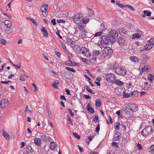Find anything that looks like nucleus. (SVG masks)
Masks as SVG:
<instances>
[{
	"instance_id": "obj_1",
	"label": "nucleus",
	"mask_w": 154,
	"mask_h": 154,
	"mask_svg": "<svg viewBox=\"0 0 154 154\" xmlns=\"http://www.w3.org/2000/svg\"><path fill=\"white\" fill-rule=\"evenodd\" d=\"M152 132V128L149 126H146L141 131L142 135L144 137H146L150 135Z\"/></svg>"
},
{
	"instance_id": "obj_2",
	"label": "nucleus",
	"mask_w": 154,
	"mask_h": 154,
	"mask_svg": "<svg viewBox=\"0 0 154 154\" xmlns=\"http://www.w3.org/2000/svg\"><path fill=\"white\" fill-rule=\"evenodd\" d=\"M109 34V35L112 39L111 42H114L116 41V37L118 36V32L114 29H110L108 30Z\"/></svg>"
},
{
	"instance_id": "obj_3",
	"label": "nucleus",
	"mask_w": 154,
	"mask_h": 154,
	"mask_svg": "<svg viewBox=\"0 0 154 154\" xmlns=\"http://www.w3.org/2000/svg\"><path fill=\"white\" fill-rule=\"evenodd\" d=\"M83 17V14L81 13H77L74 15L72 19L75 22L79 23L81 22Z\"/></svg>"
},
{
	"instance_id": "obj_4",
	"label": "nucleus",
	"mask_w": 154,
	"mask_h": 154,
	"mask_svg": "<svg viewBox=\"0 0 154 154\" xmlns=\"http://www.w3.org/2000/svg\"><path fill=\"white\" fill-rule=\"evenodd\" d=\"M115 72L119 75H124L126 73L125 69L122 67H118L115 69Z\"/></svg>"
},
{
	"instance_id": "obj_5",
	"label": "nucleus",
	"mask_w": 154,
	"mask_h": 154,
	"mask_svg": "<svg viewBox=\"0 0 154 154\" xmlns=\"http://www.w3.org/2000/svg\"><path fill=\"white\" fill-rule=\"evenodd\" d=\"M106 78L108 82L113 83L116 77L115 75L113 74L109 73L106 75Z\"/></svg>"
},
{
	"instance_id": "obj_6",
	"label": "nucleus",
	"mask_w": 154,
	"mask_h": 154,
	"mask_svg": "<svg viewBox=\"0 0 154 154\" xmlns=\"http://www.w3.org/2000/svg\"><path fill=\"white\" fill-rule=\"evenodd\" d=\"M102 41L103 42V43H104L105 44H107L109 42H110L111 43H113L111 42L112 39L110 36L108 35H103L101 36Z\"/></svg>"
},
{
	"instance_id": "obj_7",
	"label": "nucleus",
	"mask_w": 154,
	"mask_h": 154,
	"mask_svg": "<svg viewBox=\"0 0 154 154\" xmlns=\"http://www.w3.org/2000/svg\"><path fill=\"white\" fill-rule=\"evenodd\" d=\"M9 101L7 99H4L0 103V107L2 109H4L6 107L8 106L9 105Z\"/></svg>"
},
{
	"instance_id": "obj_8",
	"label": "nucleus",
	"mask_w": 154,
	"mask_h": 154,
	"mask_svg": "<svg viewBox=\"0 0 154 154\" xmlns=\"http://www.w3.org/2000/svg\"><path fill=\"white\" fill-rule=\"evenodd\" d=\"M48 5H44L41 8V10L42 12V15L44 17L46 16L48 14Z\"/></svg>"
},
{
	"instance_id": "obj_9",
	"label": "nucleus",
	"mask_w": 154,
	"mask_h": 154,
	"mask_svg": "<svg viewBox=\"0 0 154 154\" xmlns=\"http://www.w3.org/2000/svg\"><path fill=\"white\" fill-rule=\"evenodd\" d=\"M83 49L82 50V54L84 56L86 57H89L91 56V54L89 51V49L85 47H82Z\"/></svg>"
},
{
	"instance_id": "obj_10",
	"label": "nucleus",
	"mask_w": 154,
	"mask_h": 154,
	"mask_svg": "<svg viewBox=\"0 0 154 154\" xmlns=\"http://www.w3.org/2000/svg\"><path fill=\"white\" fill-rule=\"evenodd\" d=\"M104 51L108 56H110L112 52V50L109 47H106L104 48Z\"/></svg>"
},
{
	"instance_id": "obj_11",
	"label": "nucleus",
	"mask_w": 154,
	"mask_h": 154,
	"mask_svg": "<svg viewBox=\"0 0 154 154\" xmlns=\"http://www.w3.org/2000/svg\"><path fill=\"white\" fill-rule=\"evenodd\" d=\"M73 49L75 51V52L76 53H80L81 51L83 49L82 47L81 48L78 45H74L73 47Z\"/></svg>"
},
{
	"instance_id": "obj_12",
	"label": "nucleus",
	"mask_w": 154,
	"mask_h": 154,
	"mask_svg": "<svg viewBox=\"0 0 154 154\" xmlns=\"http://www.w3.org/2000/svg\"><path fill=\"white\" fill-rule=\"evenodd\" d=\"M41 138L43 141L46 142L49 141L51 139V138L49 136L47 135H42Z\"/></svg>"
},
{
	"instance_id": "obj_13",
	"label": "nucleus",
	"mask_w": 154,
	"mask_h": 154,
	"mask_svg": "<svg viewBox=\"0 0 154 154\" xmlns=\"http://www.w3.org/2000/svg\"><path fill=\"white\" fill-rule=\"evenodd\" d=\"M121 135L119 133L117 132L113 138V140L115 141L119 140L121 139Z\"/></svg>"
},
{
	"instance_id": "obj_14",
	"label": "nucleus",
	"mask_w": 154,
	"mask_h": 154,
	"mask_svg": "<svg viewBox=\"0 0 154 154\" xmlns=\"http://www.w3.org/2000/svg\"><path fill=\"white\" fill-rule=\"evenodd\" d=\"M123 89L120 88H116L115 90V92L116 94L118 95H122Z\"/></svg>"
},
{
	"instance_id": "obj_15",
	"label": "nucleus",
	"mask_w": 154,
	"mask_h": 154,
	"mask_svg": "<svg viewBox=\"0 0 154 154\" xmlns=\"http://www.w3.org/2000/svg\"><path fill=\"white\" fill-rule=\"evenodd\" d=\"M117 42L120 45L122 46L124 44L125 40L123 38L120 37L118 38L117 40Z\"/></svg>"
},
{
	"instance_id": "obj_16",
	"label": "nucleus",
	"mask_w": 154,
	"mask_h": 154,
	"mask_svg": "<svg viewBox=\"0 0 154 154\" xmlns=\"http://www.w3.org/2000/svg\"><path fill=\"white\" fill-rule=\"evenodd\" d=\"M126 86L128 89L131 88L133 86V83H132V80L131 79L129 80L126 83Z\"/></svg>"
},
{
	"instance_id": "obj_17",
	"label": "nucleus",
	"mask_w": 154,
	"mask_h": 154,
	"mask_svg": "<svg viewBox=\"0 0 154 154\" xmlns=\"http://www.w3.org/2000/svg\"><path fill=\"white\" fill-rule=\"evenodd\" d=\"M131 110L132 112H136L138 109V106L136 104H130Z\"/></svg>"
},
{
	"instance_id": "obj_18",
	"label": "nucleus",
	"mask_w": 154,
	"mask_h": 154,
	"mask_svg": "<svg viewBox=\"0 0 154 154\" xmlns=\"http://www.w3.org/2000/svg\"><path fill=\"white\" fill-rule=\"evenodd\" d=\"M34 143L37 146H39L40 145L42 142V141L41 139L39 138H35L34 139Z\"/></svg>"
},
{
	"instance_id": "obj_19",
	"label": "nucleus",
	"mask_w": 154,
	"mask_h": 154,
	"mask_svg": "<svg viewBox=\"0 0 154 154\" xmlns=\"http://www.w3.org/2000/svg\"><path fill=\"white\" fill-rule=\"evenodd\" d=\"M144 15H142V17L143 18H145L146 16H147L149 17L151 15V13L148 10H144L143 11Z\"/></svg>"
},
{
	"instance_id": "obj_20",
	"label": "nucleus",
	"mask_w": 154,
	"mask_h": 154,
	"mask_svg": "<svg viewBox=\"0 0 154 154\" xmlns=\"http://www.w3.org/2000/svg\"><path fill=\"white\" fill-rule=\"evenodd\" d=\"M25 77L28 78V76L24 73L21 74L19 77L20 80L23 82L25 81Z\"/></svg>"
},
{
	"instance_id": "obj_21",
	"label": "nucleus",
	"mask_w": 154,
	"mask_h": 154,
	"mask_svg": "<svg viewBox=\"0 0 154 154\" xmlns=\"http://www.w3.org/2000/svg\"><path fill=\"white\" fill-rule=\"evenodd\" d=\"M113 83L119 86H121L124 84V83L122 81L116 79L114 81Z\"/></svg>"
},
{
	"instance_id": "obj_22",
	"label": "nucleus",
	"mask_w": 154,
	"mask_h": 154,
	"mask_svg": "<svg viewBox=\"0 0 154 154\" xmlns=\"http://www.w3.org/2000/svg\"><path fill=\"white\" fill-rule=\"evenodd\" d=\"M140 93V92L137 91H134L131 92V97H136L137 96V95L139 94Z\"/></svg>"
},
{
	"instance_id": "obj_23",
	"label": "nucleus",
	"mask_w": 154,
	"mask_h": 154,
	"mask_svg": "<svg viewBox=\"0 0 154 154\" xmlns=\"http://www.w3.org/2000/svg\"><path fill=\"white\" fill-rule=\"evenodd\" d=\"M144 50H150L153 47L152 44L150 43L146 44L144 46Z\"/></svg>"
},
{
	"instance_id": "obj_24",
	"label": "nucleus",
	"mask_w": 154,
	"mask_h": 154,
	"mask_svg": "<svg viewBox=\"0 0 154 154\" xmlns=\"http://www.w3.org/2000/svg\"><path fill=\"white\" fill-rule=\"evenodd\" d=\"M4 23L5 25L7 28H11L12 25V22L8 20H5L4 22Z\"/></svg>"
},
{
	"instance_id": "obj_25",
	"label": "nucleus",
	"mask_w": 154,
	"mask_h": 154,
	"mask_svg": "<svg viewBox=\"0 0 154 154\" xmlns=\"http://www.w3.org/2000/svg\"><path fill=\"white\" fill-rule=\"evenodd\" d=\"M147 79L150 82L152 83L154 79V75L152 74H149L148 75Z\"/></svg>"
},
{
	"instance_id": "obj_26",
	"label": "nucleus",
	"mask_w": 154,
	"mask_h": 154,
	"mask_svg": "<svg viewBox=\"0 0 154 154\" xmlns=\"http://www.w3.org/2000/svg\"><path fill=\"white\" fill-rule=\"evenodd\" d=\"M41 31L42 32H43L44 36L46 37H48V34L47 31L45 27H42Z\"/></svg>"
},
{
	"instance_id": "obj_27",
	"label": "nucleus",
	"mask_w": 154,
	"mask_h": 154,
	"mask_svg": "<svg viewBox=\"0 0 154 154\" xmlns=\"http://www.w3.org/2000/svg\"><path fill=\"white\" fill-rule=\"evenodd\" d=\"M129 59L132 62H138V59L137 57H136L134 56H131L129 57Z\"/></svg>"
},
{
	"instance_id": "obj_28",
	"label": "nucleus",
	"mask_w": 154,
	"mask_h": 154,
	"mask_svg": "<svg viewBox=\"0 0 154 154\" xmlns=\"http://www.w3.org/2000/svg\"><path fill=\"white\" fill-rule=\"evenodd\" d=\"M56 146V144L54 142L51 141L50 143V149L51 150H54L55 149Z\"/></svg>"
},
{
	"instance_id": "obj_29",
	"label": "nucleus",
	"mask_w": 154,
	"mask_h": 154,
	"mask_svg": "<svg viewBox=\"0 0 154 154\" xmlns=\"http://www.w3.org/2000/svg\"><path fill=\"white\" fill-rule=\"evenodd\" d=\"M87 110L89 112L91 113H93L94 112V109L91 107L89 103L88 104L87 106Z\"/></svg>"
},
{
	"instance_id": "obj_30",
	"label": "nucleus",
	"mask_w": 154,
	"mask_h": 154,
	"mask_svg": "<svg viewBox=\"0 0 154 154\" xmlns=\"http://www.w3.org/2000/svg\"><path fill=\"white\" fill-rule=\"evenodd\" d=\"M2 135L4 137H5L6 139H8L9 138L10 136L6 131L4 130L2 131Z\"/></svg>"
},
{
	"instance_id": "obj_31",
	"label": "nucleus",
	"mask_w": 154,
	"mask_h": 154,
	"mask_svg": "<svg viewBox=\"0 0 154 154\" xmlns=\"http://www.w3.org/2000/svg\"><path fill=\"white\" fill-rule=\"evenodd\" d=\"M26 151L27 153H32L33 150L31 146H28L26 148Z\"/></svg>"
},
{
	"instance_id": "obj_32",
	"label": "nucleus",
	"mask_w": 154,
	"mask_h": 154,
	"mask_svg": "<svg viewBox=\"0 0 154 154\" xmlns=\"http://www.w3.org/2000/svg\"><path fill=\"white\" fill-rule=\"evenodd\" d=\"M123 97L124 98H127L131 97L130 93H126L125 91L123 92Z\"/></svg>"
},
{
	"instance_id": "obj_33",
	"label": "nucleus",
	"mask_w": 154,
	"mask_h": 154,
	"mask_svg": "<svg viewBox=\"0 0 154 154\" xmlns=\"http://www.w3.org/2000/svg\"><path fill=\"white\" fill-rule=\"evenodd\" d=\"M101 105V102L100 99H97L95 101V105L96 106L100 107Z\"/></svg>"
},
{
	"instance_id": "obj_34",
	"label": "nucleus",
	"mask_w": 154,
	"mask_h": 154,
	"mask_svg": "<svg viewBox=\"0 0 154 154\" xmlns=\"http://www.w3.org/2000/svg\"><path fill=\"white\" fill-rule=\"evenodd\" d=\"M87 9L89 16H91L94 15V11L92 9L89 8H87Z\"/></svg>"
},
{
	"instance_id": "obj_35",
	"label": "nucleus",
	"mask_w": 154,
	"mask_h": 154,
	"mask_svg": "<svg viewBox=\"0 0 154 154\" xmlns=\"http://www.w3.org/2000/svg\"><path fill=\"white\" fill-rule=\"evenodd\" d=\"M68 57L69 59V60H67L65 61V64L66 65L71 66H72V62L70 59L69 57Z\"/></svg>"
},
{
	"instance_id": "obj_36",
	"label": "nucleus",
	"mask_w": 154,
	"mask_h": 154,
	"mask_svg": "<svg viewBox=\"0 0 154 154\" xmlns=\"http://www.w3.org/2000/svg\"><path fill=\"white\" fill-rule=\"evenodd\" d=\"M101 28L100 29V30L103 32V31H105L106 29V27L105 26L104 23H102L101 24Z\"/></svg>"
},
{
	"instance_id": "obj_37",
	"label": "nucleus",
	"mask_w": 154,
	"mask_h": 154,
	"mask_svg": "<svg viewBox=\"0 0 154 154\" xmlns=\"http://www.w3.org/2000/svg\"><path fill=\"white\" fill-rule=\"evenodd\" d=\"M150 67L148 65H146L144 67H143L142 69V72L144 71H147L149 69Z\"/></svg>"
},
{
	"instance_id": "obj_38",
	"label": "nucleus",
	"mask_w": 154,
	"mask_h": 154,
	"mask_svg": "<svg viewBox=\"0 0 154 154\" xmlns=\"http://www.w3.org/2000/svg\"><path fill=\"white\" fill-rule=\"evenodd\" d=\"M66 42L69 45H73V43L74 42L73 41H72L71 39L69 38L67 39Z\"/></svg>"
},
{
	"instance_id": "obj_39",
	"label": "nucleus",
	"mask_w": 154,
	"mask_h": 154,
	"mask_svg": "<svg viewBox=\"0 0 154 154\" xmlns=\"http://www.w3.org/2000/svg\"><path fill=\"white\" fill-rule=\"evenodd\" d=\"M93 52L95 57L97 56L100 53V52L99 51H97L96 50H93Z\"/></svg>"
},
{
	"instance_id": "obj_40",
	"label": "nucleus",
	"mask_w": 154,
	"mask_h": 154,
	"mask_svg": "<svg viewBox=\"0 0 154 154\" xmlns=\"http://www.w3.org/2000/svg\"><path fill=\"white\" fill-rule=\"evenodd\" d=\"M120 125V124L119 122H117L116 123L115 126V130L117 131L119 129V126Z\"/></svg>"
},
{
	"instance_id": "obj_41",
	"label": "nucleus",
	"mask_w": 154,
	"mask_h": 154,
	"mask_svg": "<svg viewBox=\"0 0 154 154\" xmlns=\"http://www.w3.org/2000/svg\"><path fill=\"white\" fill-rule=\"evenodd\" d=\"M89 21V19L86 17H84L82 20V21L83 23L85 24L86 23Z\"/></svg>"
},
{
	"instance_id": "obj_42",
	"label": "nucleus",
	"mask_w": 154,
	"mask_h": 154,
	"mask_svg": "<svg viewBox=\"0 0 154 154\" xmlns=\"http://www.w3.org/2000/svg\"><path fill=\"white\" fill-rule=\"evenodd\" d=\"M150 153H154V145H152L150 147V150L149 151Z\"/></svg>"
},
{
	"instance_id": "obj_43",
	"label": "nucleus",
	"mask_w": 154,
	"mask_h": 154,
	"mask_svg": "<svg viewBox=\"0 0 154 154\" xmlns=\"http://www.w3.org/2000/svg\"><path fill=\"white\" fill-rule=\"evenodd\" d=\"M143 59L144 60H148L150 59V57L147 55L145 54L143 55L142 56Z\"/></svg>"
},
{
	"instance_id": "obj_44",
	"label": "nucleus",
	"mask_w": 154,
	"mask_h": 154,
	"mask_svg": "<svg viewBox=\"0 0 154 154\" xmlns=\"http://www.w3.org/2000/svg\"><path fill=\"white\" fill-rule=\"evenodd\" d=\"M86 32L84 29L80 30V33L82 36H86Z\"/></svg>"
},
{
	"instance_id": "obj_45",
	"label": "nucleus",
	"mask_w": 154,
	"mask_h": 154,
	"mask_svg": "<svg viewBox=\"0 0 154 154\" xmlns=\"http://www.w3.org/2000/svg\"><path fill=\"white\" fill-rule=\"evenodd\" d=\"M86 89L89 93L92 94H94V92L92 91V90L88 86H87L86 87Z\"/></svg>"
},
{
	"instance_id": "obj_46",
	"label": "nucleus",
	"mask_w": 154,
	"mask_h": 154,
	"mask_svg": "<svg viewBox=\"0 0 154 154\" xmlns=\"http://www.w3.org/2000/svg\"><path fill=\"white\" fill-rule=\"evenodd\" d=\"M66 69L67 70H68L72 72H76V70H74L73 68H72L70 67H66Z\"/></svg>"
},
{
	"instance_id": "obj_47",
	"label": "nucleus",
	"mask_w": 154,
	"mask_h": 154,
	"mask_svg": "<svg viewBox=\"0 0 154 154\" xmlns=\"http://www.w3.org/2000/svg\"><path fill=\"white\" fill-rule=\"evenodd\" d=\"M58 84V83H57V82H55L54 83L52 84V86H53L54 88L56 89H57L58 88V87L57 86Z\"/></svg>"
},
{
	"instance_id": "obj_48",
	"label": "nucleus",
	"mask_w": 154,
	"mask_h": 154,
	"mask_svg": "<svg viewBox=\"0 0 154 154\" xmlns=\"http://www.w3.org/2000/svg\"><path fill=\"white\" fill-rule=\"evenodd\" d=\"M47 113H48V115L50 119L51 118V111L48 108H47Z\"/></svg>"
},
{
	"instance_id": "obj_49",
	"label": "nucleus",
	"mask_w": 154,
	"mask_h": 154,
	"mask_svg": "<svg viewBox=\"0 0 154 154\" xmlns=\"http://www.w3.org/2000/svg\"><path fill=\"white\" fill-rule=\"evenodd\" d=\"M101 40L100 43L99 42L98 43V45L100 48H102L104 46V45L105 44Z\"/></svg>"
},
{
	"instance_id": "obj_50",
	"label": "nucleus",
	"mask_w": 154,
	"mask_h": 154,
	"mask_svg": "<svg viewBox=\"0 0 154 154\" xmlns=\"http://www.w3.org/2000/svg\"><path fill=\"white\" fill-rule=\"evenodd\" d=\"M140 37L139 35L137 33L134 34L132 35V38H140Z\"/></svg>"
},
{
	"instance_id": "obj_51",
	"label": "nucleus",
	"mask_w": 154,
	"mask_h": 154,
	"mask_svg": "<svg viewBox=\"0 0 154 154\" xmlns=\"http://www.w3.org/2000/svg\"><path fill=\"white\" fill-rule=\"evenodd\" d=\"M98 120V116L97 115H95V117L93 118V122H97Z\"/></svg>"
},
{
	"instance_id": "obj_52",
	"label": "nucleus",
	"mask_w": 154,
	"mask_h": 154,
	"mask_svg": "<svg viewBox=\"0 0 154 154\" xmlns=\"http://www.w3.org/2000/svg\"><path fill=\"white\" fill-rule=\"evenodd\" d=\"M148 42L151 44H152L153 46L154 45V38H151L149 41Z\"/></svg>"
},
{
	"instance_id": "obj_53",
	"label": "nucleus",
	"mask_w": 154,
	"mask_h": 154,
	"mask_svg": "<svg viewBox=\"0 0 154 154\" xmlns=\"http://www.w3.org/2000/svg\"><path fill=\"white\" fill-rule=\"evenodd\" d=\"M136 31L137 32V33L138 34L140 37L141 36L143 35V33L141 30H137Z\"/></svg>"
},
{
	"instance_id": "obj_54",
	"label": "nucleus",
	"mask_w": 154,
	"mask_h": 154,
	"mask_svg": "<svg viewBox=\"0 0 154 154\" xmlns=\"http://www.w3.org/2000/svg\"><path fill=\"white\" fill-rule=\"evenodd\" d=\"M100 129V125L98 124L95 128V131L96 132L98 133L99 132Z\"/></svg>"
},
{
	"instance_id": "obj_55",
	"label": "nucleus",
	"mask_w": 154,
	"mask_h": 154,
	"mask_svg": "<svg viewBox=\"0 0 154 154\" xmlns=\"http://www.w3.org/2000/svg\"><path fill=\"white\" fill-rule=\"evenodd\" d=\"M102 33V32L101 31L97 32L95 34L94 37H95L97 36H100L101 35Z\"/></svg>"
},
{
	"instance_id": "obj_56",
	"label": "nucleus",
	"mask_w": 154,
	"mask_h": 154,
	"mask_svg": "<svg viewBox=\"0 0 154 154\" xmlns=\"http://www.w3.org/2000/svg\"><path fill=\"white\" fill-rule=\"evenodd\" d=\"M116 5H118V6L119 7H120V8H125L126 6V5L125 6V5H123L122 4L119 3H116Z\"/></svg>"
},
{
	"instance_id": "obj_57",
	"label": "nucleus",
	"mask_w": 154,
	"mask_h": 154,
	"mask_svg": "<svg viewBox=\"0 0 154 154\" xmlns=\"http://www.w3.org/2000/svg\"><path fill=\"white\" fill-rule=\"evenodd\" d=\"M74 136L77 138L78 139H79L80 138V136L78 135L76 133H73Z\"/></svg>"
},
{
	"instance_id": "obj_58",
	"label": "nucleus",
	"mask_w": 154,
	"mask_h": 154,
	"mask_svg": "<svg viewBox=\"0 0 154 154\" xmlns=\"http://www.w3.org/2000/svg\"><path fill=\"white\" fill-rule=\"evenodd\" d=\"M57 22L58 23H65V21L64 20L62 19L57 20Z\"/></svg>"
},
{
	"instance_id": "obj_59",
	"label": "nucleus",
	"mask_w": 154,
	"mask_h": 154,
	"mask_svg": "<svg viewBox=\"0 0 154 154\" xmlns=\"http://www.w3.org/2000/svg\"><path fill=\"white\" fill-rule=\"evenodd\" d=\"M68 109L69 110V112L70 114V115L72 116H74V114L72 112V110L69 108H68Z\"/></svg>"
},
{
	"instance_id": "obj_60",
	"label": "nucleus",
	"mask_w": 154,
	"mask_h": 154,
	"mask_svg": "<svg viewBox=\"0 0 154 154\" xmlns=\"http://www.w3.org/2000/svg\"><path fill=\"white\" fill-rule=\"evenodd\" d=\"M137 149L138 150H140L142 149V145L140 144L139 143H138L137 145Z\"/></svg>"
},
{
	"instance_id": "obj_61",
	"label": "nucleus",
	"mask_w": 154,
	"mask_h": 154,
	"mask_svg": "<svg viewBox=\"0 0 154 154\" xmlns=\"http://www.w3.org/2000/svg\"><path fill=\"white\" fill-rule=\"evenodd\" d=\"M55 53L56 55L59 58H60V53L58 52V51H55Z\"/></svg>"
},
{
	"instance_id": "obj_62",
	"label": "nucleus",
	"mask_w": 154,
	"mask_h": 154,
	"mask_svg": "<svg viewBox=\"0 0 154 154\" xmlns=\"http://www.w3.org/2000/svg\"><path fill=\"white\" fill-rule=\"evenodd\" d=\"M32 85L34 87V88H35V89L34 90V91L35 92H36L37 90H38V89H37V88L36 87V85H35L33 83H32Z\"/></svg>"
},
{
	"instance_id": "obj_63",
	"label": "nucleus",
	"mask_w": 154,
	"mask_h": 154,
	"mask_svg": "<svg viewBox=\"0 0 154 154\" xmlns=\"http://www.w3.org/2000/svg\"><path fill=\"white\" fill-rule=\"evenodd\" d=\"M0 43L3 45H5L6 44V41L5 40L2 39L0 40Z\"/></svg>"
},
{
	"instance_id": "obj_64",
	"label": "nucleus",
	"mask_w": 154,
	"mask_h": 154,
	"mask_svg": "<svg viewBox=\"0 0 154 154\" xmlns=\"http://www.w3.org/2000/svg\"><path fill=\"white\" fill-rule=\"evenodd\" d=\"M84 97L86 99H88L91 98V97L88 95H83Z\"/></svg>"
}]
</instances>
